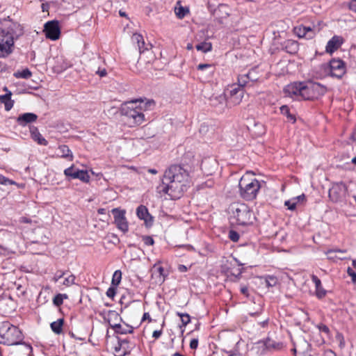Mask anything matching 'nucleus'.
Segmentation results:
<instances>
[{
    "label": "nucleus",
    "mask_w": 356,
    "mask_h": 356,
    "mask_svg": "<svg viewBox=\"0 0 356 356\" xmlns=\"http://www.w3.org/2000/svg\"><path fill=\"white\" fill-rule=\"evenodd\" d=\"M190 184L188 172L180 165H172L165 172L161 184L156 190L171 199L180 198Z\"/></svg>",
    "instance_id": "f257e3e1"
},
{
    "label": "nucleus",
    "mask_w": 356,
    "mask_h": 356,
    "mask_svg": "<svg viewBox=\"0 0 356 356\" xmlns=\"http://www.w3.org/2000/svg\"><path fill=\"white\" fill-rule=\"evenodd\" d=\"M152 103L150 101L143 103L140 99L127 102L122 105L121 113L127 118L130 126L139 125L145 120L143 111L150 106Z\"/></svg>",
    "instance_id": "f03ea898"
},
{
    "label": "nucleus",
    "mask_w": 356,
    "mask_h": 356,
    "mask_svg": "<svg viewBox=\"0 0 356 356\" xmlns=\"http://www.w3.org/2000/svg\"><path fill=\"white\" fill-rule=\"evenodd\" d=\"M21 32L20 25L15 22H9L0 30V58H6L13 51L15 38H17Z\"/></svg>",
    "instance_id": "7ed1b4c3"
},
{
    "label": "nucleus",
    "mask_w": 356,
    "mask_h": 356,
    "mask_svg": "<svg viewBox=\"0 0 356 356\" xmlns=\"http://www.w3.org/2000/svg\"><path fill=\"white\" fill-rule=\"evenodd\" d=\"M229 210L232 225L247 226L253 223L255 218L254 213L246 204L234 202L230 205Z\"/></svg>",
    "instance_id": "20e7f679"
},
{
    "label": "nucleus",
    "mask_w": 356,
    "mask_h": 356,
    "mask_svg": "<svg viewBox=\"0 0 356 356\" xmlns=\"http://www.w3.org/2000/svg\"><path fill=\"white\" fill-rule=\"evenodd\" d=\"M22 339L21 331L8 321L0 324V343L8 346L19 344Z\"/></svg>",
    "instance_id": "39448f33"
},
{
    "label": "nucleus",
    "mask_w": 356,
    "mask_h": 356,
    "mask_svg": "<svg viewBox=\"0 0 356 356\" xmlns=\"http://www.w3.org/2000/svg\"><path fill=\"white\" fill-rule=\"evenodd\" d=\"M238 186L241 196L246 200H254L261 187L259 181L248 174L241 178Z\"/></svg>",
    "instance_id": "423d86ee"
},
{
    "label": "nucleus",
    "mask_w": 356,
    "mask_h": 356,
    "mask_svg": "<svg viewBox=\"0 0 356 356\" xmlns=\"http://www.w3.org/2000/svg\"><path fill=\"white\" fill-rule=\"evenodd\" d=\"M325 88L316 82H302L301 99L310 100L317 99L325 92Z\"/></svg>",
    "instance_id": "0eeeda50"
},
{
    "label": "nucleus",
    "mask_w": 356,
    "mask_h": 356,
    "mask_svg": "<svg viewBox=\"0 0 356 356\" xmlns=\"http://www.w3.org/2000/svg\"><path fill=\"white\" fill-rule=\"evenodd\" d=\"M243 89L233 84L227 88L225 91V96L227 98V104L232 106L239 104L243 97Z\"/></svg>",
    "instance_id": "6e6552de"
},
{
    "label": "nucleus",
    "mask_w": 356,
    "mask_h": 356,
    "mask_svg": "<svg viewBox=\"0 0 356 356\" xmlns=\"http://www.w3.org/2000/svg\"><path fill=\"white\" fill-rule=\"evenodd\" d=\"M111 213L113 215L114 223L117 228L123 233L127 232L129 231V223L125 216L126 211L115 208L111 210Z\"/></svg>",
    "instance_id": "1a4fd4ad"
},
{
    "label": "nucleus",
    "mask_w": 356,
    "mask_h": 356,
    "mask_svg": "<svg viewBox=\"0 0 356 356\" xmlns=\"http://www.w3.org/2000/svg\"><path fill=\"white\" fill-rule=\"evenodd\" d=\"M44 31L47 38L52 40H58L60 34L58 22L56 20L47 22L44 24Z\"/></svg>",
    "instance_id": "9d476101"
},
{
    "label": "nucleus",
    "mask_w": 356,
    "mask_h": 356,
    "mask_svg": "<svg viewBox=\"0 0 356 356\" xmlns=\"http://www.w3.org/2000/svg\"><path fill=\"white\" fill-rule=\"evenodd\" d=\"M302 82H295L287 85L284 88V92L286 96L301 100Z\"/></svg>",
    "instance_id": "9b49d317"
},
{
    "label": "nucleus",
    "mask_w": 356,
    "mask_h": 356,
    "mask_svg": "<svg viewBox=\"0 0 356 356\" xmlns=\"http://www.w3.org/2000/svg\"><path fill=\"white\" fill-rule=\"evenodd\" d=\"M330 73L332 76L341 78L345 74L344 63L339 59H333L330 62Z\"/></svg>",
    "instance_id": "f8f14e48"
},
{
    "label": "nucleus",
    "mask_w": 356,
    "mask_h": 356,
    "mask_svg": "<svg viewBox=\"0 0 356 356\" xmlns=\"http://www.w3.org/2000/svg\"><path fill=\"white\" fill-rule=\"evenodd\" d=\"M344 194L345 186L342 183L333 184L332 188L329 190L328 193L330 199L334 202L340 201Z\"/></svg>",
    "instance_id": "ddd939ff"
},
{
    "label": "nucleus",
    "mask_w": 356,
    "mask_h": 356,
    "mask_svg": "<svg viewBox=\"0 0 356 356\" xmlns=\"http://www.w3.org/2000/svg\"><path fill=\"white\" fill-rule=\"evenodd\" d=\"M294 33L298 38H305L306 39H312L315 35V31L310 26H306L303 25H299L294 28Z\"/></svg>",
    "instance_id": "4468645a"
},
{
    "label": "nucleus",
    "mask_w": 356,
    "mask_h": 356,
    "mask_svg": "<svg viewBox=\"0 0 356 356\" xmlns=\"http://www.w3.org/2000/svg\"><path fill=\"white\" fill-rule=\"evenodd\" d=\"M38 115L33 113H25L19 115L17 118V122L22 127H25L29 123L34 122L37 120Z\"/></svg>",
    "instance_id": "2eb2a0df"
},
{
    "label": "nucleus",
    "mask_w": 356,
    "mask_h": 356,
    "mask_svg": "<svg viewBox=\"0 0 356 356\" xmlns=\"http://www.w3.org/2000/svg\"><path fill=\"white\" fill-rule=\"evenodd\" d=\"M136 215L140 219L143 220L147 225H151L152 218L149 213L148 209L145 206L140 205L136 209Z\"/></svg>",
    "instance_id": "dca6fc26"
},
{
    "label": "nucleus",
    "mask_w": 356,
    "mask_h": 356,
    "mask_svg": "<svg viewBox=\"0 0 356 356\" xmlns=\"http://www.w3.org/2000/svg\"><path fill=\"white\" fill-rule=\"evenodd\" d=\"M3 90L6 93L0 95V102L4 104L5 109L8 111L13 108L14 102L11 99L12 92L6 87H4Z\"/></svg>",
    "instance_id": "f3484780"
},
{
    "label": "nucleus",
    "mask_w": 356,
    "mask_h": 356,
    "mask_svg": "<svg viewBox=\"0 0 356 356\" xmlns=\"http://www.w3.org/2000/svg\"><path fill=\"white\" fill-rule=\"evenodd\" d=\"M282 47L287 53L294 54L298 51L299 44L297 41L286 40L282 44Z\"/></svg>",
    "instance_id": "a211bd4d"
},
{
    "label": "nucleus",
    "mask_w": 356,
    "mask_h": 356,
    "mask_svg": "<svg viewBox=\"0 0 356 356\" xmlns=\"http://www.w3.org/2000/svg\"><path fill=\"white\" fill-rule=\"evenodd\" d=\"M134 42L138 44V47L140 53L144 52L145 50H148L149 47H151L150 44H145L143 37L142 35L138 33H134L131 38Z\"/></svg>",
    "instance_id": "6ab92c4d"
},
{
    "label": "nucleus",
    "mask_w": 356,
    "mask_h": 356,
    "mask_svg": "<svg viewBox=\"0 0 356 356\" xmlns=\"http://www.w3.org/2000/svg\"><path fill=\"white\" fill-rule=\"evenodd\" d=\"M311 278L316 286V296L320 299L323 298L326 295V291L323 288L320 279L315 275H312Z\"/></svg>",
    "instance_id": "aec40b11"
},
{
    "label": "nucleus",
    "mask_w": 356,
    "mask_h": 356,
    "mask_svg": "<svg viewBox=\"0 0 356 356\" xmlns=\"http://www.w3.org/2000/svg\"><path fill=\"white\" fill-rule=\"evenodd\" d=\"M30 132L32 138L36 141L39 145H47V140L43 138V136L40 134L38 129L35 127H31L30 129Z\"/></svg>",
    "instance_id": "412c9836"
},
{
    "label": "nucleus",
    "mask_w": 356,
    "mask_h": 356,
    "mask_svg": "<svg viewBox=\"0 0 356 356\" xmlns=\"http://www.w3.org/2000/svg\"><path fill=\"white\" fill-rule=\"evenodd\" d=\"M341 45L340 38L338 36L332 37L327 43L326 51L327 53H333Z\"/></svg>",
    "instance_id": "4be33fe9"
},
{
    "label": "nucleus",
    "mask_w": 356,
    "mask_h": 356,
    "mask_svg": "<svg viewBox=\"0 0 356 356\" xmlns=\"http://www.w3.org/2000/svg\"><path fill=\"white\" fill-rule=\"evenodd\" d=\"M71 179H78L83 182L88 183L90 179V177L87 170H79L77 168L75 173H73V176Z\"/></svg>",
    "instance_id": "5701e85b"
},
{
    "label": "nucleus",
    "mask_w": 356,
    "mask_h": 356,
    "mask_svg": "<svg viewBox=\"0 0 356 356\" xmlns=\"http://www.w3.org/2000/svg\"><path fill=\"white\" fill-rule=\"evenodd\" d=\"M58 154L63 158L67 159L70 161L73 159V155L71 150L65 145H60L58 147Z\"/></svg>",
    "instance_id": "b1692460"
},
{
    "label": "nucleus",
    "mask_w": 356,
    "mask_h": 356,
    "mask_svg": "<svg viewBox=\"0 0 356 356\" xmlns=\"http://www.w3.org/2000/svg\"><path fill=\"white\" fill-rule=\"evenodd\" d=\"M128 342L125 340L119 341L118 346L115 347V354L116 356H124L127 353L126 346Z\"/></svg>",
    "instance_id": "393cba45"
},
{
    "label": "nucleus",
    "mask_w": 356,
    "mask_h": 356,
    "mask_svg": "<svg viewBox=\"0 0 356 356\" xmlns=\"http://www.w3.org/2000/svg\"><path fill=\"white\" fill-rule=\"evenodd\" d=\"M63 318H59L50 324L51 330L56 334H60L63 332Z\"/></svg>",
    "instance_id": "a878e982"
},
{
    "label": "nucleus",
    "mask_w": 356,
    "mask_h": 356,
    "mask_svg": "<svg viewBox=\"0 0 356 356\" xmlns=\"http://www.w3.org/2000/svg\"><path fill=\"white\" fill-rule=\"evenodd\" d=\"M197 69L202 72L205 71V74L208 77H211L215 71V67L211 64H199Z\"/></svg>",
    "instance_id": "bb28decb"
},
{
    "label": "nucleus",
    "mask_w": 356,
    "mask_h": 356,
    "mask_svg": "<svg viewBox=\"0 0 356 356\" xmlns=\"http://www.w3.org/2000/svg\"><path fill=\"white\" fill-rule=\"evenodd\" d=\"M261 279L264 280L266 286L268 288L273 287V286H276L278 283L277 277L274 275H265V276L261 277Z\"/></svg>",
    "instance_id": "cd10ccee"
},
{
    "label": "nucleus",
    "mask_w": 356,
    "mask_h": 356,
    "mask_svg": "<svg viewBox=\"0 0 356 356\" xmlns=\"http://www.w3.org/2000/svg\"><path fill=\"white\" fill-rule=\"evenodd\" d=\"M264 346L268 350H279L282 347V343L276 342L269 338L266 339L264 341Z\"/></svg>",
    "instance_id": "c85d7f7f"
},
{
    "label": "nucleus",
    "mask_w": 356,
    "mask_h": 356,
    "mask_svg": "<svg viewBox=\"0 0 356 356\" xmlns=\"http://www.w3.org/2000/svg\"><path fill=\"white\" fill-rule=\"evenodd\" d=\"M253 72V71H250L247 74L239 75L238 76V84H236L237 86H239L241 88L245 86L250 81L249 76L251 75Z\"/></svg>",
    "instance_id": "c756f323"
},
{
    "label": "nucleus",
    "mask_w": 356,
    "mask_h": 356,
    "mask_svg": "<svg viewBox=\"0 0 356 356\" xmlns=\"http://www.w3.org/2000/svg\"><path fill=\"white\" fill-rule=\"evenodd\" d=\"M226 98L225 94L213 96L210 99L211 104L213 106H218L220 104L222 105L225 104Z\"/></svg>",
    "instance_id": "7c9ffc66"
},
{
    "label": "nucleus",
    "mask_w": 356,
    "mask_h": 356,
    "mask_svg": "<svg viewBox=\"0 0 356 356\" xmlns=\"http://www.w3.org/2000/svg\"><path fill=\"white\" fill-rule=\"evenodd\" d=\"M111 327H113L115 329V331L120 334H127V333H131L132 332V327L129 326L127 325H125V327H122L120 324H114L111 325Z\"/></svg>",
    "instance_id": "2f4dec72"
},
{
    "label": "nucleus",
    "mask_w": 356,
    "mask_h": 356,
    "mask_svg": "<svg viewBox=\"0 0 356 356\" xmlns=\"http://www.w3.org/2000/svg\"><path fill=\"white\" fill-rule=\"evenodd\" d=\"M13 76L17 79H29L32 76V72L28 69H24L22 71L15 72Z\"/></svg>",
    "instance_id": "473e14b6"
},
{
    "label": "nucleus",
    "mask_w": 356,
    "mask_h": 356,
    "mask_svg": "<svg viewBox=\"0 0 356 356\" xmlns=\"http://www.w3.org/2000/svg\"><path fill=\"white\" fill-rule=\"evenodd\" d=\"M196 49L201 51L204 53L209 52L212 49V44L211 42H203L196 45Z\"/></svg>",
    "instance_id": "72a5a7b5"
},
{
    "label": "nucleus",
    "mask_w": 356,
    "mask_h": 356,
    "mask_svg": "<svg viewBox=\"0 0 356 356\" xmlns=\"http://www.w3.org/2000/svg\"><path fill=\"white\" fill-rule=\"evenodd\" d=\"M74 281L75 276L73 274L68 273V274L65 275L61 284L65 286L69 287L75 283Z\"/></svg>",
    "instance_id": "f704fd0d"
},
{
    "label": "nucleus",
    "mask_w": 356,
    "mask_h": 356,
    "mask_svg": "<svg viewBox=\"0 0 356 356\" xmlns=\"http://www.w3.org/2000/svg\"><path fill=\"white\" fill-rule=\"evenodd\" d=\"M281 113L286 115L287 118L293 123L296 122V118L290 113L289 108L286 105L280 107Z\"/></svg>",
    "instance_id": "c9c22d12"
},
{
    "label": "nucleus",
    "mask_w": 356,
    "mask_h": 356,
    "mask_svg": "<svg viewBox=\"0 0 356 356\" xmlns=\"http://www.w3.org/2000/svg\"><path fill=\"white\" fill-rule=\"evenodd\" d=\"M122 279V273L120 270H117L114 272L112 277V284L118 286Z\"/></svg>",
    "instance_id": "e433bc0d"
},
{
    "label": "nucleus",
    "mask_w": 356,
    "mask_h": 356,
    "mask_svg": "<svg viewBox=\"0 0 356 356\" xmlns=\"http://www.w3.org/2000/svg\"><path fill=\"white\" fill-rule=\"evenodd\" d=\"M187 13H188V10L182 6L175 8V13L179 19L184 18Z\"/></svg>",
    "instance_id": "4c0bfd02"
},
{
    "label": "nucleus",
    "mask_w": 356,
    "mask_h": 356,
    "mask_svg": "<svg viewBox=\"0 0 356 356\" xmlns=\"http://www.w3.org/2000/svg\"><path fill=\"white\" fill-rule=\"evenodd\" d=\"M177 315L180 317L183 325L186 326L191 321V317L188 314L177 313Z\"/></svg>",
    "instance_id": "58836bf2"
},
{
    "label": "nucleus",
    "mask_w": 356,
    "mask_h": 356,
    "mask_svg": "<svg viewBox=\"0 0 356 356\" xmlns=\"http://www.w3.org/2000/svg\"><path fill=\"white\" fill-rule=\"evenodd\" d=\"M67 274H68L67 271L58 270L55 273L53 277V281L55 282H58L60 279L65 277Z\"/></svg>",
    "instance_id": "ea45409f"
},
{
    "label": "nucleus",
    "mask_w": 356,
    "mask_h": 356,
    "mask_svg": "<svg viewBox=\"0 0 356 356\" xmlns=\"http://www.w3.org/2000/svg\"><path fill=\"white\" fill-rule=\"evenodd\" d=\"M0 184L2 185H15L16 184V182L15 181H13L11 179H9L8 178L4 177L1 174H0Z\"/></svg>",
    "instance_id": "a19ab883"
},
{
    "label": "nucleus",
    "mask_w": 356,
    "mask_h": 356,
    "mask_svg": "<svg viewBox=\"0 0 356 356\" xmlns=\"http://www.w3.org/2000/svg\"><path fill=\"white\" fill-rule=\"evenodd\" d=\"M76 170V168H75L74 165H72L64 170V175L67 177L71 179L73 176V173H75Z\"/></svg>",
    "instance_id": "79ce46f5"
},
{
    "label": "nucleus",
    "mask_w": 356,
    "mask_h": 356,
    "mask_svg": "<svg viewBox=\"0 0 356 356\" xmlns=\"http://www.w3.org/2000/svg\"><path fill=\"white\" fill-rule=\"evenodd\" d=\"M229 238L234 242H237L239 240L240 236L238 233L234 230H230L229 232Z\"/></svg>",
    "instance_id": "37998d69"
},
{
    "label": "nucleus",
    "mask_w": 356,
    "mask_h": 356,
    "mask_svg": "<svg viewBox=\"0 0 356 356\" xmlns=\"http://www.w3.org/2000/svg\"><path fill=\"white\" fill-rule=\"evenodd\" d=\"M284 205L287 207L289 210H294L296 207V202L295 200H287L285 202Z\"/></svg>",
    "instance_id": "c03bdc74"
},
{
    "label": "nucleus",
    "mask_w": 356,
    "mask_h": 356,
    "mask_svg": "<svg viewBox=\"0 0 356 356\" xmlns=\"http://www.w3.org/2000/svg\"><path fill=\"white\" fill-rule=\"evenodd\" d=\"M53 302L56 306H60L63 304L61 293L57 294L53 299Z\"/></svg>",
    "instance_id": "a18cd8bd"
},
{
    "label": "nucleus",
    "mask_w": 356,
    "mask_h": 356,
    "mask_svg": "<svg viewBox=\"0 0 356 356\" xmlns=\"http://www.w3.org/2000/svg\"><path fill=\"white\" fill-rule=\"evenodd\" d=\"M143 241L146 245H153L154 243V239L149 236H144Z\"/></svg>",
    "instance_id": "49530a36"
},
{
    "label": "nucleus",
    "mask_w": 356,
    "mask_h": 356,
    "mask_svg": "<svg viewBox=\"0 0 356 356\" xmlns=\"http://www.w3.org/2000/svg\"><path fill=\"white\" fill-rule=\"evenodd\" d=\"M348 275L351 277L352 282L353 283H356V273L352 269V268L348 267L347 268Z\"/></svg>",
    "instance_id": "de8ad7c7"
},
{
    "label": "nucleus",
    "mask_w": 356,
    "mask_h": 356,
    "mask_svg": "<svg viewBox=\"0 0 356 356\" xmlns=\"http://www.w3.org/2000/svg\"><path fill=\"white\" fill-rule=\"evenodd\" d=\"M334 252L346 253V250H341V249L335 248V249H329V250L325 251V254H332V253H334Z\"/></svg>",
    "instance_id": "09e8293b"
},
{
    "label": "nucleus",
    "mask_w": 356,
    "mask_h": 356,
    "mask_svg": "<svg viewBox=\"0 0 356 356\" xmlns=\"http://www.w3.org/2000/svg\"><path fill=\"white\" fill-rule=\"evenodd\" d=\"M115 293V289L113 287H109L106 293V296L110 298H113Z\"/></svg>",
    "instance_id": "8fccbe9b"
},
{
    "label": "nucleus",
    "mask_w": 356,
    "mask_h": 356,
    "mask_svg": "<svg viewBox=\"0 0 356 356\" xmlns=\"http://www.w3.org/2000/svg\"><path fill=\"white\" fill-rule=\"evenodd\" d=\"M198 346V339H193L190 342V348L191 349H196Z\"/></svg>",
    "instance_id": "3c124183"
},
{
    "label": "nucleus",
    "mask_w": 356,
    "mask_h": 356,
    "mask_svg": "<svg viewBox=\"0 0 356 356\" xmlns=\"http://www.w3.org/2000/svg\"><path fill=\"white\" fill-rule=\"evenodd\" d=\"M318 327L319 330L323 332L328 333L330 332L328 327L324 324H320L318 326Z\"/></svg>",
    "instance_id": "603ef678"
},
{
    "label": "nucleus",
    "mask_w": 356,
    "mask_h": 356,
    "mask_svg": "<svg viewBox=\"0 0 356 356\" xmlns=\"http://www.w3.org/2000/svg\"><path fill=\"white\" fill-rule=\"evenodd\" d=\"M349 8L351 10L356 12V0H351L349 3Z\"/></svg>",
    "instance_id": "864d4df0"
},
{
    "label": "nucleus",
    "mask_w": 356,
    "mask_h": 356,
    "mask_svg": "<svg viewBox=\"0 0 356 356\" xmlns=\"http://www.w3.org/2000/svg\"><path fill=\"white\" fill-rule=\"evenodd\" d=\"M96 74H97L99 76L101 77H104L106 75L107 72H106V70L104 68V69H99L97 72H96Z\"/></svg>",
    "instance_id": "5fc2aeb1"
},
{
    "label": "nucleus",
    "mask_w": 356,
    "mask_h": 356,
    "mask_svg": "<svg viewBox=\"0 0 356 356\" xmlns=\"http://www.w3.org/2000/svg\"><path fill=\"white\" fill-rule=\"evenodd\" d=\"M162 334V330H154L152 333V337L155 339H158Z\"/></svg>",
    "instance_id": "6e6d98bb"
},
{
    "label": "nucleus",
    "mask_w": 356,
    "mask_h": 356,
    "mask_svg": "<svg viewBox=\"0 0 356 356\" xmlns=\"http://www.w3.org/2000/svg\"><path fill=\"white\" fill-rule=\"evenodd\" d=\"M154 268H156L157 271L159 272V275L161 276H164V269L161 266H156V265H154Z\"/></svg>",
    "instance_id": "4d7b16f0"
},
{
    "label": "nucleus",
    "mask_w": 356,
    "mask_h": 356,
    "mask_svg": "<svg viewBox=\"0 0 356 356\" xmlns=\"http://www.w3.org/2000/svg\"><path fill=\"white\" fill-rule=\"evenodd\" d=\"M254 72L249 76V81H252V82H254V81H256L257 80V76L254 74H255V71L254 70H252Z\"/></svg>",
    "instance_id": "13d9d810"
},
{
    "label": "nucleus",
    "mask_w": 356,
    "mask_h": 356,
    "mask_svg": "<svg viewBox=\"0 0 356 356\" xmlns=\"http://www.w3.org/2000/svg\"><path fill=\"white\" fill-rule=\"evenodd\" d=\"M178 270L179 272L184 273L188 270V268L185 265L180 264L178 266Z\"/></svg>",
    "instance_id": "bf43d9fd"
},
{
    "label": "nucleus",
    "mask_w": 356,
    "mask_h": 356,
    "mask_svg": "<svg viewBox=\"0 0 356 356\" xmlns=\"http://www.w3.org/2000/svg\"><path fill=\"white\" fill-rule=\"evenodd\" d=\"M241 292L243 295H245V296H248V287H247V286H241Z\"/></svg>",
    "instance_id": "052dcab7"
},
{
    "label": "nucleus",
    "mask_w": 356,
    "mask_h": 356,
    "mask_svg": "<svg viewBox=\"0 0 356 356\" xmlns=\"http://www.w3.org/2000/svg\"><path fill=\"white\" fill-rule=\"evenodd\" d=\"M324 356H336V355H335L334 353L332 352V350H327V351L325 352Z\"/></svg>",
    "instance_id": "680f3d73"
},
{
    "label": "nucleus",
    "mask_w": 356,
    "mask_h": 356,
    "mask_svg": "<svg viewBox=\"0 0 356 356\" xmlns=\"http://www.w3.org/2000/svg\"><path fill=\"white\" fill-rule=\"evenodd\" d=\"M20 222H24V223H29L30 222V220H29L26 217H22L20 218Z\"/></svg>",
    "instance_id": "e2e57ef3"
},
{
    "label": "nucleus",
    "mask_w": 356,
    "mask_h": 356,
    "mask_svg": "<svg viewBox=\"0 0 356 356\" xmlns=\"http://www.w3.org/2000/svg\"><path fill=\"white\" fill-rule=\"evenodd\" d=\"M268 322V320L266 319V320L263 321L262 322H260L259 324L261 325V326L262 327H265L267 325Z\"/></svg>",
    "instance_id": "0e129e2a"
},
{
    "label": "nucleus",
    "mask_w": 356,
    "mask_h": 356,
    "mask_svg": "<svg viewBox=\"0 0 356 356\" xmlns=\"http://www.w3.org/2000/svg\"><path fill=\"white\" fill-rule=\"evenodd\" d=\"M305 198V196L304 194L297 196L294 200H298V201L302 200Z\"/></svg>",
    "instance_id": "69168bd1"
},
{
    "label": "nucleus",
    "mask_w": 356,
    "mask_h": 356,
    "mask_svg": "<svg viewBox=\"0 0 356 356\" xmlns=\"http://www.w3.org/2000/svg\"><path fill=\"white\" fill-rule=\"evenodd\" d=\"M148 172L154 175H156L157 173V170L153 168L148 169Z\"/></svg>",
    "instance_id": "338daca9"
},
{
    "label": "nucleus",
    "mask_w": 356,
    "mask_h": 356,
    "mask_svg": "<svg viewBox=\"0 0 356 356\" xmlns=\"http://www.w3.org/2000/svg\"><path fill=\"white\" fill-rule=\"evenodd\" d=\"M149 318V313H145V314H143V318H142V321H144V320H145V319H147V318Z\"/></svg>",
    "instance_id": "774afa93"
}]
</instances>
